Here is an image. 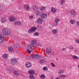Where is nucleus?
I'll return each mask as SVG.
<instances>
[{
    "mask_svg": "<svg viewBox=\"0 0 79 79\" xmlns=\"http://www.w3.org/2000/svg\"><path fill=\"white\" fill-rule=\"evenodd\" d=\"M28 46L33 48L37 46V41L36 40H32L31 41V44H28Z\"/></svg>",
    "mask_w": 79,
    "mask_h": 79,
    "instance_id": "1",
    "label": "nucleus"
},
{
    "mask_svg": "<svg viewBox=\"0 0 79 79\" xmlns=\"http://www.w3.org/2000/svg\"><path fill=\"white\" fill-rule=\"evenodd\" d=\"M3 36L6 37V35H8L10 34V31L7 28H4L2 29Z\"/></svg>",
    "mask_w": 79,
    "mask_h": 79,
    "instance_id": "2",
    "label": "nucleus"
},
{
    "mask_svg": "<svg viewBox=\"0 0 79 79\" xmlns=\"http://www.w3.org/2000/svg\"><path fill=\"white\" fill-rule=\"evenodd\" d=\"M71 16L72 18L76 17L77 15V13L73 10H72L70 12Z\"/></svg>",
    "mask_w": 79,
    "mask_h": 79,
    "instance_id": "3",
    "label": "nucleus"
},
{
    "mask_svg": "<svg viewBox=\"0 0 79 79\" xmlns=\"http://www.w3.org/2000/svg\"><path fill=\"white\" fill-rule=\"evenodd\" d=\"M11 63L12 65H15L18 63V60L16 58L12 59H11Z\"/></svg>",
    "mask_w": 79,
    "mask_h": 79,
    "instance_id": "4",
    "label": "nucleus"
},
{
    "mask_svg": "<svg viewBox=\"0 0 79 79\" xmlns=\"http://www.w3.org/2000/svg\"><path fill=\"white\" fill-rule=\"evenodd\" d=\"M32 10L33 12L35 13L38 10V6L35 5H34L32 6Z\"/></svg>",
    "mask_w": 79,
    "mask_h": 79,
    "instance_id": "5",
    "label": "nucleus"
},
{
    "mask_svg": "<svg viewBox=\"0 0 79 79\" xmlns=\"http://www.w3.org/2000/svg\"><path fill=\"white\" fill-rule=\"evenodd\" d=\"M4 37L2 33H0V43H2L4 41Z\"/></svg>",
    "mask_w": 79,
    "mask_h": 79,
    "instance_id": "6",
    "label": "nucleus"
},
{
    "mask_svg": "<svg viewBox=\"0 0 79 79\" xmlns=\"http://www.w3.org/2000/svg\"><path fill=\"white\" fill-rule=\"evenodd\" d=\"M36 29L37 28H36V27H31V28H30L29 29L28 32H29V33H32V32H33L34 31H36Z\"/></svg>",
    "mask_w": 79,
    "mask_h": 79,
    "instance_id": "7",
    "label": "nucleus"
},
{
    "mask_svg": "<svg viewBox=\"0 0 79 79\" xmlns=\"http://www.w3.org/2000/svg\"><path fill=\"white\" fill-rule=\"evenodd\" d=\"M31 52H32V51H33V48H32V47L29 46L28 45L27 50V52L28 53H31Z\"/></svg>",
    "mask_w": 79,
    "mask_h": 79,
    "instance_id": "8",
    "label": "nucleus"
},
{
    "mask_svg": "<svg viewBox=\"0 0 79 79\" xmlns=\"http://www.w3.org/2000/svg\"><path fill=\"white\" fill-rule=\"evenodd\" d=\"M6 71H8L9 72H11V71H12L13 70V67L10 66H6Z\"/></svg>",
    "mask_w": 79,
    "mask_h": 79,
    "instance_id": "9",
    "label": "nucleus"
},
{
    "mask_svg": "<svg viewBox=\"0 0 79 79\" xmlns=\"http://www.w3.org/2000/svg\"><path fill=\"white\" fill-rule=\"evenodd\" d=\"M36 54H33L31 56H28L27 57L29 58V60H34V58H35V56Z\"/></svg>",
    "mask_w": 79,
    "mask_h": 79,
    "instance_id": "10",
    "label": "nucleus"
},
{
    "mask_svg": "<svg viewBox=\"0 0 79 79\" xmlns=\"http://www.w3.org/2000/svg\"><path fill=\"white\" fill-rule=\"evenodd\" d=\"M37 23H39V24H42L43 22V19L41 18H39L36 20Z\"/></svg>",
    "mask_w": 79,
    "mask_h": 79,
    "instance_id": "11",
    "label": "nucleus"
},
{
    "mask_svg": "<svg viewBox=\"0 0 79 79\" xmlns=\"http://www.w3.org/2000/svg\"><path fill=\"white\" fill-rule=\"evenodd\" d=\"M25 66L27 68H30L32 66V64L30 62H27L26 63Z\"/></svg>",
    "mask_w": 79,
    "mask_h": 79,
    "instance_id": "12",
    "label": "nucleus"
},
{
    "mask_svg": "<svg viewBox=\"0 0 79 79\" xmlns=\"http://www.w3.org/2000/svg\"><path fill=\"white\" fill-rule=\"evenodd\" d=\"M13 74L14 76L16 77L19 75V71H15L13 72Z\"/></svg>",
    "mask_w": 79,
    "mask_h": 79,
    "instance_id": "13",
    "label": "nucleus"
},
{
    "mask_svg": "<svg viewBox=\"0 0 79 79\" xmlns=\"http://www.w3.org/2000/svg\"><path fill=\"white\" fill-rule=\"evenodd\" d=\"M46 53L47 55H48L51 53V48H47Z\"/></svg>",
    "mask_w": 79,
    "mask_h": 79,
    "instance_id": "14",
    "label": "nucleus"
},
{
    "mask_svg": "<svg viewBox=\"0 0 79 79\" xmlns=\"http://www.w3.org/2000/svg\"><path fill=\"white\" fill-rule=\"evenodd\" d=\"M8 49L10 52L11 53H13L14 52V50H13V47L11 46H9L8 47Z\"/></svg>",
    "mask_w": 79,
    "mask_h": 79,
    "instance_id": "15",
    "label": "nucleus"
},
{
    "mask_svg": "<svg viewBox=\"0 0 79 79\" xmlns=\"http://www.w3.org/2000/svg\"><path fill=\"white\" fill-rule=\"evenodd\" d=\"M15 18L13 16H11L9 17V21L10 22H13V21H15Z\"/></svg>",
    "mask_w": 79,
    "mask_h": 79,
    "instance_id": "16",
    "label": "nucleus"
},
{
    "mask_svg": "<svg viewBox=\"0 0 79 79\" xmlns=\"http://www.w3.org/2000/svg\"><path fill=\"white\" fill-rule=\"evenodd\" d=\"M28 73L30 74V75H31V74L33 75V74L35 73V71L33 70H31L28 71Z\"/></svg>",
    "mask_w": 79,
    "mask_h": 79,
    "instance_id": "17",
    "label": "nucleus"
},
{
    "mask_svg": "<svg viewBox=\"0 0 79 79\" xmlns=\"http://www.w3.org/2000/svg\"><path fill=\"white\" fill-rule=\"evenodd\" d=\"M41 17L43 19H45L47 17V15L46 14H42L41 15Z\"/></svg>",
    "mask_w": 79,
    "mask_h": 79,
    "instance_id": "18",
    "label": "nucleus"
},
{
    "mask_svg": "<svg viewBox=\"0 0 79 79\" xmlns=\"http://www.w3.org/2000/svg\"><path fill=\"white\" fill-rule=\"evenodd\" d=\"M15 25H17L18 26H20L21 25V22L20 21H17L15 22L14 23Z\"/></svg>",
    "mask_w": 79,
    "mask_h": 79,
    "instance_id": "19",
    "label": "nucleus"
},
{
    "mask_svg": "<svg viewBox=\"0 0 79 79\" xmlns=\"http://www.w3.org/2000/svg\"><path fill=\"white\" fill-rule=\"evenodd\" d=\"M14 46L16 48L19 47V45L18 43L15 44H14Z\"/></svg>",
    "mask_w": 79,
    "mask_h": 79,
    "instance_id": "20",
    "label": "nucleus"
},
{
    "mask_svg": "<svg viewBox=\"0 0 79 79\" xmlns=\"http://www.w3.org/2000/svg\"><path fill=\"white\" fill-rule=\"evenodd\" d=\"M52 32L54 34H57V33L58 32V31H57V30L56 29H54L52 30Z\"/></svg>",
    "mask_w": 79,
    "mask_h": 79,
    "instance_id": "21",
    "label": "nucleus"
},
{
    "mask_svg": "<svg viewBox=\"0 0 79 79\" xmlns=\"http://www.w3.org/2000/svg\"><path fill=\"white\" fill-rule=\"evenodd\" d=\"M52 12L53 13H56V9L54 8H52L51 9Z\"/></svg>",
    "mask_w": 79,
    "mask_h": 79,
    "instance_id": "22",
    "label": "nucleus"
},
{
    "mask_svg": "<svg viewBox=\"0 0 79 79\" xmlns=\"http://www.w3.org/2000/svg\"><path fill=\"white\" fill-rule=\"evenodd\" d=\"M2 58H3V59H4L5 60H6L7 58H8V56L6 54H4L3 55Z\"/></svg>",
    "mask_w": 79,
    "mask_h": 79,
    "instance_id": "23",
    "label": "nucleus"
},
{
    "mask_svg": "<svg viewBox=\"0 0 79 79\" xmlns=\"http://www.w3.org/2000/svg\"><path fill=\"white\" fill-rule=\"evenodd\" d=\"M29 77L30 79H35V78L34 77V75L31 74L29 75Z\"/></svg>",
    "mask_w": 79,
    "mask_h": 79,
    "instance_id": "24",
    "label": "nucleus"
},
{
    "mask_svg": "<svg viewBox=\"0 0 79 79\" xmlns=\"http://www.w3.org/2000/svg\"><path fill=\"white\" fill-rule=\"evenodd\" d=\"M1 21L2 23H3L6 21V19H5V18H2Z\"/></svg>",
    "mask_w": 79,
    "mask_h": 79,
    "instance_id": "25",
    "label": "nucleus"
},
{
    "mask_svg": "<svg viewBox=\"0 0 79 79\" xmlns=\"http://www.w3.org/2000/svg\"><path fill=\"white\" fill-rule=\"evenodd\" d=\"M35 15L37 16H39L40 15V12L38 10L35 12Z\"/></svg>",
    "mask_w": 79,
    "mask_h": 79,
    "instance_id": "26",
    "label": "nucleus"
},
{
    "mask_svg": "<svg viewBox=\"0 0 79 79\" xmlns=\"http://www.w3.org/2000/svg\"><path fill=\"white\" fill-rule=\"evenodd\" d=\"M72 57L73 59H74V60H78V59H79V57L75 55H73L72 56Z\"/></svg>",
    "mask_w": 79,
    "mask_h": 79,
    "instance_id": "27",
    "label": "nucleus"
},
{
    "mask_svg": "<svg viewBox=\"0 0 79 79\" xmlns=\"http://www.w3.org/2000/svg\"><path fill=\"white\" fill-rule=\"evenodd\" d=\"M59 77L60 78H63V77L64 78H65V77H66V75H61L59 76Z\"/></svg>",
    "mask_w": 79,
    "mask_h": 79,
    "instance_id": "28",
    "label": "nucleus"
},
{
    "mask_svg": "<svg viewBox=\"0 0 79 79\" xmlns=\"http://www.w3.org/2000/svg\"><path fill=\"white\" fill-rule=\"evenodd\" d=\"M63 73H64V71L63 70H59L58 72V73H59V74H63Z\"/></svg>",
    "mask_w": 79,
    "mask_h": 79,
    "instance_id": "29",
    "label": "nucleus"
},
{
    "mask_svg": "<svg viewBox=\"0 0 79 79\" xmlns=\"http://www.w3.org/2000/svg\"><path fill=\"white\" fill-rule=\"evenodd\" d=\"M45 9V7L44 6H42L40 8L41 10H44Z\"/></svg>",
    "mask_w": 79,
    "mask_h": 79,
    "instance_id": "30",
    "label": "nucleus"
},
{
    "mask_svg": "<svg viewBox=\"0 0 79 79\" xmlns=\"http://www.w3.org/2000/svg\"><path fill=\"white\" fill-rule=\"evenodd\" d=\"M45 61L44 60H41L40 61V63H45Z\"/></svg>",
    "mask_w": 79,
    "mask_h": 79,
    "instance_id": "31",
    "label": "nucleus"
},
{
    "mask_svg": "<svg viewBox=\"0 0 79 79\" xmlns=\"http://www.w3.org/2000/svg\"><path fill=\"white\" fill-rule=\"evenodd\" d=\"M64 1L62 0L60 1V5H63V3H64Z\"/></svg>",
    "mask_w": 79,
    "mask_h": 79,
    "instance_id": "32",
    "label": "nucleus"
},
{
    "mask_svg": "<svg viewBox=\"0 0 79 79\" xmlns=\"http://www.w3.org/2000/svg\"><path fill=\"white\" fill-rule=\"evenodd\" d=\"M74 19L71 20H70V23H71V24H74Z\"/></svg>",
    "mask_w": 79,
    "mask_h": 79,
    "instance_id": "33",
    "label": "nucleus"
},
{
    "mask_svg": "<svg viewBox=\"0 0 79 79\" xmlns=\"http://www.w3.org/2000/svg\"><path fill=\"white\" fill-rule=\"evenodd\" d=\"M29 5H27V4L23 6V8L25 9H26L27 7Z\"/></svg>",
    "mask_w": 79,
    "mask_h": 79,
    "instance_id": "34",
    "label": "nucleus"
},
{
    "mask_svg": "<svg viewBox=\"0 0 79 79\" xmlns=\"http://www.w3.org/2000/svg\"><path fill=\"white\" fill-rule=\"evenodd\" d=\"M60 21V19L58 18H57L56 19L55 22L56 23H58Z\"/></svg>",
    "mask_w": 79,
    "mask_h": 79,
    "instance_id": "35",
    "label": "nucleus"
},
{
    "mask_svg": "<svg viewBox=\"0 0 79 79\" xmlns=\"http://www.w3.org/2000/svg\"><path fill=\"white\" fill-rule=\"evenodd\" d=\"M45 77V75H42L40 76V78H42V79H44Z\"/></svg>",
    "mask_w": 79,
    "mask_h": 79,
    "instance_id": "36",
    "label": "nucleus"
},
{
    "mask_svg": "<svg viewBox=\"0 0 79 79\" xmlns=\"http://www.w3.org/2000/svg\"><path fill=\"white\" fill-rule=\"evenodd\" d=\"M43 69L44 71H47V67H44L43 68Z\"/></svg>",
    "mask_w": 79,
    "mask_h": 79,
    "instance_id": "37",
    "label": "nucleus"
},
{
    "mask_svg": "<svg viewBox=\"0 0 79 79\" xmlns=\"http://www.w3.org/2000/svg\"><path fill=\"white\" fill-rule=\"evenodd\" d=\"M58 25V23L57 22H55L53 23V26H56Z\"/></svg>",
    "mask_w": 79,
    "mask_h": 79,
    "instance_id": "38",
    "label": "nucleus"
},
{
    "mask_svg": "<svg viewBox=\"0 0 79 79\" xmlns=\"http://www.w3.org/2000/svg\"><path fill=\"white\" fill-rule=\"evenodd\" d=\"M34 35L35 36H37V35H39V33H38V32H35L34 34Z\"/></svg>",
    "mask_w": 79,
    "mask_h": 79,
    "instance_id": "39",
    "label": "nucleus"
},
{
    "mask_svg": "<svg viewBox=\"0 0 79 79\" xmlns=\"http://www.w3.org/2000/svg\"><path fill=\"white\" fill-rule=\"evenodd\" d=\"M26 9L27 11H29V10H30V7H29V6L26 8Z\"/></svg>",
    "mask_w": 79,
    "mask_h": 79,
    "instance_id": "40",
    "label": "nucleus"
},
{
    "mask_svg": "<svg viewBox=\"0 0 79 79\" xmlns=\"http://www.w3.org/2000/svg\"><path fill=\"white\" fill-rule=\"evenodd\" d=\"M70 49L71 50H73V49H74V47H73V46H70L69 47Z\"/></svg>",
    "mask_w": 79,
    "mask_h": 79,
    "instance_id": "41",
    "label": "nucleus"
},
{
    "mask_svg": "<svg viewBox=\"0 0 79 79\" xmlns=\"http://www.w3.org/2000/svg\"><path fill=\"white\" fill-rule=\"evenodd\" d=\"M39 58V55H38L37 54H36L35 58L37 59V58Z\"/></svg>",
    "mask_w": 79,
    "mask_h": 79,
    "instance_id": "42",
    "label": "nucleus"
},
{
    "mask_svg": "<svg viewBox=\"0 0 79 79\" xmlns=\"http://www.w3.org/2000/svg\"><path fill=\"white\" fill-rule=\"evenodd\" d=\"M37 46H39L40 47H42V44L40 43H38V44L37 43Z\"/></svg>",
    "mask_w": 79,
    "mask_h": 79,
    "instance_id": "43",
    "label": "nucleus"
},
{
    "mask_svg": "<svg viewBox=\"0 0 79 79\" xmlns=\"http://www.w3.org/2000/svg\"><path fill=\"white\" fill-rule=\"evenodd\" d=\"M76 42L77 43V44H79V40H75Z\"/></svg>",
    "mask_w": 79,
    "mask_h": 79,
    "instance_id": "44",
    "label": "nucleus"
},
{
    "mask_svg": "<svg viewBox=\"0 0 79 79\" xmlns=\"http://www.w3.org/2000/svg\"><path fill=\"white\" fill-rule=\"evenodd\" d=\"M29 18L30 19H32L34 18V16H30L29 17Z\"/></svg>",
    "mask_w": 79,
    "mask_h": 79,
    "instance_id": "45",
    "label": "nucleus"
},
{
    "mask_svg": "<svg viewBox=\"0 0 79 79\" xmlns=\"http://www.w3.org/2000/svg\"><path fill=\"white\" fill-rule=\"evenodd\" d=\"M51 64L52 65V66H53V67H55V64H53V63H51Z\"/></svg>",
    "mask_w": 79,
    "mask_h": 79,
    "instance_id": "46",
    "label": "nucleus"
},
{
    "mask_svg": "<svg viewBox=\"0 0 79 79\" xmlns=\"http://www.w3.org/2000/svg\"><path fill=\"white\" fill-rule=\"evenodd\" d=\"M66 50V48H63V49H62V50L63 51H65V50Z\"/></svg>",
    "mask_w": 79,
    "mask_h": 79,
    "instance_id": "47",
    "label": "nucleus"
},
{
    "mask_svg": "<svg viewBox=\"0 0 79 79\" xmlns=\"http://www.w3.org/2000/svg\"><path fill=\"white\" fill-rule=\"evenodd\" d=\"M2 6H0V10H2Z\"/></svg>",
    "mask_w": 79,
    "mask_h": 79,
    "instance_id": "48",
    "label": "nucleus"
},
{
    "mask_svg": "<svg viewBox=\"0 0 79 79\" xmlns=\"http://www.w3.org/2000/svg\"><path fill=\"white\" fill-rule=\"evenodd\" d=\"M74 51L75 52H77V50H74Z\"/></svg>",
    "mask_w": 79,
    "mask_h": 79,
    "instance_id": "49",
    "label": "nucleus"
},
{
    "mask_svg": "<svg viewBox=\"0 0 79 79\" xmlns=\"http://www.w3.org/2000/svg\"><path fill=\"white\" fill-rule=\"evenodd\" d=\"M55 79H60V78H56Z\"/></svg>",
    "mask_w": 79,
    "mask_h": 79,
    "instance_id": "50",
    "label": "nucleus"
},
{
    "mask_svg": "<svg viewBox=\"0 0 79 79\" xmlns=\"http://www.w3.org/2000/svg\"><path fill=\"white\" fill-rule=\"evenodd\" d=\"M46 56V57H47V56Z\"/></svg>",
    "mask_w": 79,
    "mask_h": 79,
    "instance_id": "51",
    "label": "nucleus"
}]
</instances>
